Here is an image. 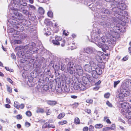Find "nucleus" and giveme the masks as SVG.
<instances>
[{
	"label": "nucleus",
	"instance_id": "24",
	"mask_svg": "<svg viewBox=\"0 0 131 131\" xmlns=\"http://www.w3.org/2000/svg\"><path fill=\"white\" fill-rule=\"evenodd\" d=\"M39 13L41 14H43L44 13V10L42 7H39L38 9Z\"/></svg>",
	"mask_w": 131,
	"mask_h": 131
},
{
	"label": "nucleus",
	"instance_id": "45",
	"mask_svg": "<svg viewBox=\"0 0 131 131\" xmlns=\"http://www.w3.org/2000/svg\"><path fill=\"white\" fill-rule=\"evenodd\" d=\"M86 102L87 103L91 104L92 103L93 100L92 99H88L86 100Z\"/></svg>",
	"mask_w": 131,
	"mask_h": 131
},
{
	"label": "nucleus",
	"instance_id": "12",
	"mask_svg": "<svg viewBox=\"0 0 131 131\" xmlns=\"http://www.w3.org/2000/svg\"><path fill=\"white\" fill-rule=\"evenodd\" d=\"M76 72H77L79 75H83V70L81 66H78L76 67Z\"/></svg>",
	"mask_w": 131,
	"mask_h": 131
},
{
	"label": "nucleus",
	"instance_id": "60",
	"mask_svg": "<svg viewBox=\"0 0 131 131\" xmlns=\"http://www.w3.org/2000/svg\"><path fill=\"white\" fill-rule=\"evenodd\" d=\"M5 69L7 71H10L12 72L13 71V69H10L8 67H5Z\"/></svg>",
	"mask_w": 131,
	"mask_h": 131
},
{
	"label": "nucleus",
	"instance_id": "52",
	"mask_svg": "<svg viewBox=\"0 0 131 131\" xmlns=\"http://www.w3.org/2000/svg\"><path fill=\"white\" fill-rule=\"evenodd\" d=\"M11 57L14 60L16 59V57L14 53H12L11 54Z\"/></svg>",
	"mask_w": 131,
	"mask_h": 131
},
{
	"label": "nucleus",
	"instance_id": "27",
	"mask_svg": "<svg viewBox=\"0 0 131 131\" xmlns=\"http://www.w3.org/2000/svg\"><path fill=\"white\" fill-rule=\"evenodd\" d=\"M20 0H13V3L15 5V6H18L19 4Z\"/></svg>",
	"mask_w": 131,
	"mask_h": 131
},
{
	"label": "nucleus",
	"instance_id": "58",
	"mask_svg": "<svg viewBox=\"0 0 131 131\" xmlns=\"http://www.w3.org/2000/svg\"><path fill=\"white\" fill-rule=\"evenodd\" d=\"M88 127H85L83 128V131H88Z\"/></svg>",
	"mask_w": 131,
	"mask_h": 131
},
{
	"label": "nucleus",
	"instance_id": "11",
	"mask_svg": "<svg viewBox=\"0 0 131 131\" xmlns=\"http://www.w3.org/2000/svg\"><path fill=\"white\" fill-rule=\"evenodd\" d=\"M90 76L88 75H86V76H83L82 78V83L85 85L88 83L90 79Z\"/></svg>",
	"mask_w": 131,
	"mask_h": 131
},
{
	"label": "nucleus",
	"instance_id": "57",
	"mask_svg": "<svg viewBox=\"0 0 131 131\" xmlns=\"http://www.w3.org/2000/svg\"><path fill=\"white\" fill-rule=\"evenodd\" d=\"M7 81L10 83L11 84H12V83L13 82L9 78H8L7 79Z\"/></svg>",
	"mask_w": 131,
	"mask_h": 131
},
{
	"label": "nucleus",
	"instance_id": "44",
	"mask_svg": "<svg viewBox=\"0 0 131 131\" xmlns=\"http://www.w3.org/2000/svg\"><path fill=\"white\" fill-rule=\"evenodd\" d=\"M16 117L17 119H20L22 118V116L21 115H18L16 116Z\"/></svg>",
	"mask_w": 131,
	"mask_h": 131
},
{
	"label": "nucleus",
	"instance_id": "23",
	"mask_svg": "<svg viewBox=\"0 0 131 131\" xmlns=\"http://www.w3.org/2000/svg\"><path fill=\"white\" fill-rule=\"evenodd\" d=\"M101 11L103 13H104L106 14H110V12L108 10L106 9H102Z\"/></svg>",
	"mask_w": 131,
	"mask_h": 131
},
{
	"label": "nucleus",
	"instance_id": "17",
	"mask_svg": "<svg viewBox=\"0 0 131 131\" xmlns=\"http://www.w3.org/2000/svg\"><path fill=\"white\" fill-rule=\"evenodd\" d=\"M70 70H67L68 72L71 74H74L76 72V68L75 67L70 68Z\"/></svg>",
	"mask_w": 131,
	"mask_h": 131
},
{
	"label": "nucleus",
	"instance_id": "31",
	"mask_svg": "<svg viewBox=\"0 0 131 131\" xmlns=\"http://www.w3.org/2000/svg\"><path fill=\"white\" fill-rule=\"evenodd\" d=\"M52 43L55 45H59L60 44V43L56 40H53L52 41Z\"/></svg>",
	"mask_w": 131,
	"mask_h": 131
},
{
	"label": "nucleus",
	"instance_id": "34",
	"mask_svg": "<svg viewBox=\"0 0 131 131\" xmlns=\"http://www.w3.org/2000/svg\"><path fill=\"white\" fill-rule=\"evenodd\" d=\"M49 123L48 122H46L42 126V128H45L46 127H48L49 128Z\"/></svg>",
	"mask_w": 131,
	"mask_h": 131
},
{
	"label": "nucleus",
	"instance_id": "63",
	"mask_svg": "<svg viewBox=\"0 0 131 131\" xmlns=\"http://www.w3.org/2000/svg\"><path fill=\"white\" fill-rule=\"evenodd\" d=\"M106 122L107 123L110 124L111 123V122L110 121V119H107L106 120Z\"/></svg>",
	"mask_w": 131,
	"mask_h": 131
},
{
	"label": "nucleus",
	"instance_id": "40",
	"mask_svg": "<svg viewBox=\"0 0 131 131\" xmlns=\"http://www.w3.org/2000/svg\"><path fill=\"white\" fill-rule=\"evenodd\" d=\"M26 114L27 116L29 117L31 115V112L29 111H27L26 113Z\"/></svg>",
	"mask_w": 131,
	"mask_h": 131
},
{
	"label": "nucleus",
	"instance_id": "50",
	"mask_svg": "<svg viewBox=\"0 0 131 131\" xmlns=\"http://www.w3.org/2000/svg\"><path fill=\"white\" fill-rule=\"evenodd\" d=\"M125 111H126V109L122 108L121 109V112L124 115L125 114Z\"/></svg>",
	"mask_w": 131,
	"mask_h": 131
},
{
	"label": "nucleus",
	"instance_id": "37",
	"mask_svg": "<svg viewBox=\"0 0 131 131\" xmlns=\"http://www.w3.org/2000/svg\"><path fill=\"white\" fill-rule=\"evenodd\" d=\"M44 22L47 25H50L51 24V22L48 19H46L45 21Z\"/></svg>",
	"mask_w": 131,
	"mask_h": 131
},
{
	"label": "nucleus",
	"instance_id": "55",
	"mask_svg": "<svg viewBox=\"0 0 131 131\" xmlns=\"http://www.w3.org/2000/svg\"><path fill=\"white\" fill-rule=\"evenodd\" d=\"M85 111L88 114H90L91 113V111L90 109H86L85 110Z\"/></svg>",
	"mask_w": 131,
	"mask_h": 131
},
{
	"label": "nucleus",
	"instance_id": "36",
	"mask_svg": "<svg viewBox=\"0 0 131 131\" xmlns=\"http://www.w3.org/2000/svg\"><path fill=\"white\" fill-rule=\"evenodd\" d=\"M49 86L47 85H44L43 86V90L47 91L49 89Z\"/></svg>",
	"mask_w": 131,
	"mask_h": 131
},
{
	"label": "nucleus",
	"instance_id": "14",
	"mask_svg": "<svg viewBox=\"0 0 131 131\" xmlns=\"http://www.w3.org/2000/svg\"><path fill=\"white\" fill-rule=\"evenodd\" d=\"M87 53L90 54L93 53L95 51L93 48L91 47H87L84 50Z\"/></svg>",
	"mask_w": 131,
	"mask_h": 131
},
{
	"label": "nucleus",
	"instance_id": "3",
	"mask_svg": "<svg viewBox=\"0 0 131 131\" xmlns=\"http://www.w3.org/2000/svg\"><path fill=\"white\" fill-rule=\"evenodd\" d=\"M35 46V44L34 42H31L27 45L24 46H20L16 47L15 50L17 51L23 49L24 53L27 54L32 53L36 52L38 50V49L36 48H34Z\"/></svg>",
	"mask_w": 131,
	"mask_h": 131
},
{
	"label": "nucleus",
	"instance_id": "30",
	"mask_svg": "<svg viewBox=\"0 0 131 131\" xmlns=\"http://www.w3.org/2000/svg\"><path fill=\"white\" fill-rule=\"evenodd\" d=\"M80 123V121L79 118L78 117H76L74 119V123L76 124H79Z\"/></svg>",
	"mask_w": 131,
	"mask_h": 131
},
{
	"label": "nucleus",
	"instance_id": "8",
	"mask_svg": "<svg viewBox=\"0 0 131 131\" xmlns=\"http://www.w3.org/2000/svg\"><path fill=\"white\" fill-rule=\"evenodd\" d=\"M73 87L75 90H77L79 89L80 90L84 91L86 89V85L83 84L82 82H80L78 81L74 83Z\"/></svg>",
	"mask_w": 131,
	"mask_h": 131
},
{
	"label": "nucleus",
	"instance_id": "25",
	"mask_svg": "<svg viewBox=\"0 0 131 131\" xmlns=\"http://www.w3.org/2000/svg\"><path fill=\"white\" fill-rule=\"evenodd\" d=\"M44 112V110L43 109L40 108H39L37 109L36 111L37 113H43Z\"/></svg>",
	"mask_w": 131,
	"mask_h": 131
},
{
	"label": "nucleus",
	"instance_id": "49",
	"mask_svg": "<svg viewBox=\"0 0 131 131\" xmlns=\"http://www.w3.org/2000/svg\"><path fill=\"white\" fill-rule=\"evenodd\" d=\"M64 90L66 92H68L69 91V89L68 88H67L66 85L64 87Z\"/></svg>",
	"mask_w": 131,
	"mask_h": 131
},
{
	"label": "nucleus",
	"instance_id": "6",
	"mask_svg": "<svg viewBox=\"0 0 131 131\" xmlns=\"http://www.w3.org/2000/svg\"><path fill=\"white\" fill-rule=\"evenodd\" d=\"M129 92L128 90L124 89H121V92L118 95L119 101L121 102L125 101V96L129 94Z\"/></svg>",
	"mask_w": 131,
	"mask_h": 131
},
{
	"label": "nucleus",
	"instance_id": "33",
	"mask_svg": "<svg viewBox=\"0 0 131 131\" xmlns=\"http://www.w3.org/2000/svg\"><path fill=\"white\" fill-rule=\"evenodd\" d=\"M67 123V121H63L59 122V124L60 125H62L64 124H66Z\"/></svg>",
	"mask_w": 131,
	"mask_h": 131
},
{
	"label": "nucleus",
	"instance_id": "46",
	"mask_svg": "<svg viewBox=\"0 0 131 131\" xmlns=\"http://www.w3.org/2000/svg\"><path fill=\"white\" fill-rule=\"evenodd\" d=\"M110 94L109 93H107L105 94L104 95V96L105 98H109Z\"/></svg>",
	"mask_w": 131,
	"mask_h": 131
},
{
	"label": "nucleus",
	"instance_id": "2",
	"mask_svg": "<svg viewBox=\"0 0 131 131\" xmlns=\"http://www.w3.org/2000/svg\"><path fill=\"white\" fill-rule=\"evenodd\" d=\"M27 3L23 1V0L20 1L19 4L18 6H16V8H11L12 10H14L15 11L13 12L14 14L17 17V19L16 20L14 19L13 18L9 19L8 20V22L13 25V26L15 31H17V34H19V32H22L24 30V28L23 26L20 25L19 23H21L23 25L27 26V21L25 19H23L24 16L21 13L17 11L16 10L18 8H20V7L22 6V7L26 6Z\"/></svg>",
	"mask_w": 131,
	"mask_h": 131
},
{
	"label": "nucleus",
	"instance_id": "28",
	"mask_svg": "<svg viewBox=\"0 0 131 131\" xmlns=\"http://www.w3.org/2000/svg\"><path fill=\"white\" fill-rule=\"evenodd\" d=\"M65 114L64 113H62L60 114L58 116V118L60 119L63 118L65 116Z\"/></svg>",
	"mask_w": 131,
	"mask_h": 131
},
{
	"label": "nucleus",
	"instance_id": "54",
	"mask_svg": "<svg viewBox=\"0 0 131 131\" xmlns=\"http://www.w3.org/2000/svg\"><path fill=\"white\" fill-rule=\"evenodd\" d=\"M25 125L26 127H28L30 126V124L27 122H26L25 123Z\"/></svg>",
	"mask_w": 131,
	"mask_h": 131
},
{
	"label": "nucleus",
	"instance_id": "61",
	"mask_svg": "<svg viewBox=\"0 0 131 131\" xmlns=\"http://www.w3.org/2000/svg\"><path fill=\"white\" fill-rule=\"evenodd\" d=\"M17 54L19 57H21L22 55V53L21 51H18Z\"/></svg>",
	"mask_w": 131,
	"mask_h": 131
},
{
	"label": "nucleus",
	"instance_id": "51",
	"mask_svg": "<svg viewBox=\"0 0 131 131\" xmlns=\"http://www.w3.org/2000/svg\"><path fill=\"white\" fill-rule=\"evenodd\" d=\"M55 127V126L54 124H51L49 123V128H54Z\"/></svg>",
	"mask_w": 131,
	"mask_h": 131
},
{
	"label": "nucleus",
	"instance_id": "19",
	"mask_svg": "<svg viewBox=\"0 0 131 131\" xmlns=\"http://www.w3.org/2000/svg\"><path fill=\"white\" fill-rule=\"evenodd\" d=\"M96 32V35H97L98 36L97 37V38H95V39L96 40L97 39V38H102V37H99V35L97 34V33L99 34H101L102 33V31L101 30V29H97V32H96V31H94V30L93 31L91 34H91H92V32ZM91 39H92V38H91Z\"/></svg>",
	"mask_w": 131,
	"mask_h": 131
},
{
	"label": "nucleus",
	"instance_id": "56",
	"mask_svg": "<svg viewBox=\"0 0 131 131\" xmlns=\"http://www.w3.org/2000/svg\"><path fill=\"white\" fill-rule=\"evenodd\" d=\"M111 130H114L115 128V125L114 124H113L111 125Z\"/></svg>",
	"mask_w": 131,
	"mask_h": 131
},
{
	"label": "nucleus",
	"instance_id": "29",
	"mask_svg": "<svg viewBox=\"0 0 131 131\" xmlns=\"http://www.w3.org/2000/svg\"><path fill=\"white\" fill-rule=\"evenodd\" d=\"M19 103L17 101L14 102V106L16 108L18 109H19Z\"/></svg>",
	"mask_w": 131,
	"mask_h": 131
},
{
	"label": "nucleus",
	"instance_id": "18",
	"mask_svg": "<svg viewBox=\"0 0 131 131\" xmlns=\"http://www.w3.org/2000/svg\"><path fill=\"white\" fill-rule=\"evenodd\" d=\"M67 70H70V68L75 67L73 63L71 62H69L67 65Z\"/></svg>",
	"mask_w": 131,
	"mask_h": 131
},
{
	"label": "nucleus",
	"instance_id": "32",
	"mask_svg": "<svg viewBox=\"0 0 131 131\" xmlns=\"http://www.w3.org/2000/svg\"><path fill=\"white\" fill-rule=\"evenodd\" d=\"M21 42V41L20 40H15L14 41V44H20Z\"/></svg>",
	"mask_w": 131,
	"mask_h": 131
},
{
	"label": "nucleus",
	"instance_id": "42",
	"mask_svg": "<svg viewBox=\"0 0 131 131\" xmlns=\"http://www.w3.org/2000/svg\"><path fill=\"white\" fill-rule=\"evenodd\" d=\"M94 127L92 125H90V126L89 131H94Z\"/></svg>",
	"mask_w": 131,
	"mask_h": 131
},
{
	"label": "nucleus",
	"instance_id": "21",
	"mask_svg": "<svg viewBox=\"0 0 131 131\" xmlns=\"http://www.w3.org/2000/svg\"><path fill=\"white\" fill-rule=\"evenodd\" d=\"M50 29V28H46V29H44V30L46 32L45 33V35L47 36H48L50 35L51 34V32L49 31Z\"/></svg>",
	"mask_w": 131,
	"mask_h": 131
},
{
	"label": "nucleus",
	"instance_id": "38",
	"mask_svg": "<svg viewBox=\"0 0 131 131\" xmlns=\"http://www.w3.org/2000/svg\"><path fill=\"white\" fill-rule=\"evenodd\" d=\"M48 15L49 17H52L53 16V13L51 11H49L48 12Z\"/></svg>",
	"mask_w": 131,
	"mask_h": 131
},
{
	"label": "nucleus",
	"instance_id": "22",
	"mask_svg": "<svg viewBox=\"0 0 131 131\" xmlns=\"http://www.w3.org/2000/svg\"><path fill=\"white\" fill-rule=\"evenodd\" d=\"M47 103L48 104L51 105H55L57 104V102L56 101H48L47 102Z\"/></svg>",
	"mask_w": 131,
	"mask_h": 131
},
{
	"label": "nucleus",
	"instance_id": "43",
	"mask_svg": "<svg viewBox=\"0 0 131 131\" xmlns=\"http://www.w3.org/2000/svg\"><path fill=\"white\" fill-rule=\"evenodd\" d=\"M55 39L56 40L59 42V41H60L61 40L62 38L60 37L57 36H56Z\"/></svg>",
	"mask_w": 131,
	"mask_h": 131
},
{
	"label": "nucleus",
	"instance_id": "15",
	"mask_svg": "<svg viewBox=\"0 0 131 131\" xmlns=\"http://www.w3.org/2000/svg\"><path fill=\"white\" fill-rule=\"evenodd\" d=\"M125 86L127 88H131V80L127 79L124 81Z\"/></svg>",
	"mask_w": 131,
	"mask_h": 131
},
{
	"label": "nucleus",
	"instance_id": "59",
	"mask_svg": "<svg viewBox=\"0 0 131 131\" xmlns=\"http://www.w3.org/2000/svg\"><path fill=\"white\" fill-rule=\"evenodd\" d=\"M128 56H126L123 58V60L124 61H126L128 59Z\"/></svg>",
	"mask_w": 131,
	"mask_h": 131
},
{
	"label": "nucleus",
	"instance_id": "7",
	"mask_svg": "<svg viewBox=\"0 0 131 131\" xmlns=\"http://www.w3.org/2000/svg\"><path fill=\"white\" fill-rule=\"evenodd\" d=\"M113 2H110L113 5H117V8L119 9V10H123L125 9L126 8V5L123 2H121V0H115L113 1Z\"/></svg>",
	"mask_w": 131,
	"mask_h": 131
},
{
	"label": "nucleus",
	"instance_id": "16",
	"mask_svg": "<svg viewBox=\"0 0 131 131\" xmlns=\"http://www.w3.org/2000/svg\"><path fill=\"white\" fill-rule=\"evenodd\" d=\"M101 24L105 28H110L111 26V23L108 21L102 22Z\"/></svg>",
	"mask_w": 131,
	"mask_h": 131
},
{
	"label": "nucleus",
	"instance_id": "1",
	"mask_svg": "<svg viewBox=\"0 0 131 131\" xmlns=\"http://www.w3.org/2000/svg\"><path fill=\"white\" fill-rule=\"evenodd\" d=\"M96 34V32H92L91 34V42L95 43L99 47L104 48L106 49L108 48V46H107L111 48L114 46L115 44L116 37L118 35V33L113 31L112 29L108 31L107 34L108 38L106 39L103 37L101 38H97L96 40L95 38H97L98 37Z\"/></svg>",
	"mask_w": 131,
	"mask_h": 131
},
{
	"label": "nucleus",
	"instance_id": "13",
	"mask_svg": "<svg viewBox=\"0 0 131 131\" xmlns=\"http://www.w3.org/2000/svg\"><path fill=\"white\" fill-rule=\"evenodd\" d=\"M126 112L125 116L127 118L131 117V106L128 107L126 109Z\"/></svg>",
	"mask_w": 131,
	"mask_h": 131
},
{
	"label": "nucleus",
	"instance_id": "48",
	"mask_svg": "<svg viewBox=\"0 0 131 131\" xmlns=\"http://www.w3.org/2000/svg\"><path fill=\"white\" fill-rule=\"evenodd\" d=\"M106 104L109 107H112V104L108 101H107L106 102Z\"/></svg>",
	"mask_w": 131,
	"mask_h": 131
},
{
	"label": "nucleus",
	"instance_id": "20",
	"mask_svg": "<svg viewBox=\"0 0 131 131\" xmlns=\"http://www.w3.org/2000/svg\"><path fill=\"white\" fill-rule=\"evenodd\" d=\"M123 102L121 101L119 103V106L122 108H124L126 109V107L127 106L128 104H127L126 102L122 103Z\"/></svg>",
	"mask_w": 131,
	"mask_h": 131
},
{
	"label": "nucleus",
	"instance_id": "26",
	"mask_svg": "<svg viewBox=\"0 0 131 131\" xmlns=\"http://www.w3.org/2000/svg\"><path fill=\"white\" fill-rule=\"evenodd\" d=\"M103 126V125L101 124H99L95 125L94 127L96 128H102Z\"/></svg>",
	"mask_w": 131,
	"mask_h": 131
},
{
	"label": "nucleus",
	"instance_id": "35",
	"mask_svg": "<svg viewBox=\"0 0 131 131\" xmlns=\"http://www.w3.org/2000/svg\"><path fill=\"white\" fill-rule=\"evenodd\" d=\"M6 86L7 91L9 93H11L12 92V88L7 85Z\"/></svg>",
	"mask_w": 131,
	"mask_h": 131
},
{
	"label": "nucleus",
	"instance_id": "47",
	"mask_svg": "<svg viewBox=\"0 0 131 131\" xmlns=\"http://www.w3.org/2000/svg\"><path fill=\"white\" fill-rule=\"evenodd\" d=\"M19 109L20 108L21 109H23L24 107V105L23 104H21L20 105H19Z\"/></svg>",
	"mask_w": 131,
	"mask_h": 131
},
{
	"label": "nucleus",
	"instance_id": "5",
	"mask_svg": "<svg viewBox=\"0 0 131 131\" xmlns=\"http://www.w3.org/2000/svg\"><path fill=\"white\" fill-rule=\"evenodd\" d=\"M113 13L114 15L121 21H123L125 16L127 15V12L123 10H119Z\"/></svg>",
	"mask_w": 131,
	"mask_h": 131
},
{
	"label": "nucleus",
	"instance_id": "41",
	"mask_svg": "<svg viewBox=\"0 0 131 131\" xmlns=\"http://www.w3.org/2000/svg\"><path fill=\"white\" fill-rule=\"evenodd\" d=\"M28 6H29V8H31L32 10H35L36 9V8L34 6L30 4L28 5Z\"/></svg>",
	"mask_w": 131,
	"mask_h": 131
},
{
	"label": "nucleus",
	"instance_id": "10",
	"mask_svg": "<svg viewBox=\"0 0 131 131\" xmlns=\"http://www.w3.org/2000/svg\"><path fill=\"white\" fill-rule=\"evenodd\" d=\"M91 61H93L92 60H90L89 61V63L90 65L88 64H86L84 66V69L86 71L89 72H90L92 70L93 67L92 66L91 64L90 63Z\"/></svg>",
	"mask_w": 131,
	"mask_h": 131
},
{
	"label": "nucleus",
	"instance_id": "53",
	"mask_svg": "<svg viewBox=\"0 0 131 131\" xmlns=\"http://www.w3.org/2000/svg\"><path fill=\"white\" fill-rule=\"evenodd\" d=\"M101 65L100 68H101L102 70V69H103L105 68L104 64V63H102Z\"/></svg>",
	"mask_w": 131,
	"mask_h": 131
},
{
	"label": "nucleus",
	"instance_id": "9",
	"mask_svg": "<svg viewBox=\"0 0 131 131\" xmlns=\"http://www.w3.org/2000/svg\"><path fill=\"white\" fill-rule=\"evenodd\" d=\"M22 6L20 7V8H18L17 10H19L20 12H22L24 15L26 16L28 15L29 14V12L26 9V6L22 7ZM28 7H27V8Z\"/></svg>",
	"mask_w": 131,
	"mask_h": 131
},
{
	"label": "nucleus",
	"instance_id": "4",
	"mask_svg": "<svg viewBox=\"0 0 131 131\" xmlns=\"http://www.w3.org/2000/svg\"><path fill=\"white\" fill-rule=\"evenodd\" d=\"M90 63L93 69L91 71L92 76L93 78L96 79L98 78L99 75L102 73V70L100 68L97 67L96 64L93 61H91Z\"/></svg>",
	"mask_w": 131,
	"mask_h": 131
},
{
	"label": "nucleus",
	"instance_id": "39",
	"mask_svg": "<svg viewBox=\"0 0 131 131\" xmlns=\"http://www.w3.org/2000/svg\"><path fill=\"white\" fill-rule=\"evenodd\" d=\"M120 82V81L118 80L116 81H114V87L115 88L116 87V85L118 84Z\"/></svg>",
	"mask_w": 131,
	"mask_h": 131
},
{
	"label": "nucleus",
	"instance_id": "64",
	"mask_svg": "<svg viewBox=\"0 0 131 131\" xmlns=\"http://www.w3.org/2000/svg\"><path fill=\"white\" fill-rule=\"evenodd\" d=\"M27 2H29L31 4H32L34 3V0H27Z\"/></svg>",
	"mask_w": 131,
	"mask_h": 131
},
{
	"label": "nucleus",
	"instance_id": "62",
	"mask_svg": "<svg viewBox=\"0 0 131 131\" xmlns=\"http://www.w3.org/2000/svg\"><path fill=\"white\" fill-rule=\"evenodd\" d=\"M48 111H46V113L47 115H49L51 113V111L50 110V109H49L48 110Z\"/></svg>",
	"mask_w": 131,
	"mask_h": 131
}]
</instances>
